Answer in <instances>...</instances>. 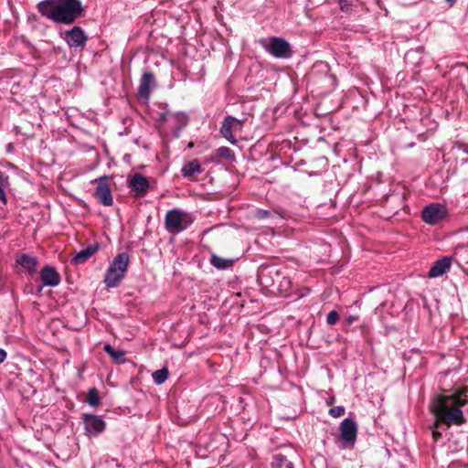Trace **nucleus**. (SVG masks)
<instances>
[{
    "instance_id": "obj_3",
    "label": "nucleus",
    "mask_w": 468,
    "mask_h": 468,
    "mask_svg": "<svg viewBox=\"0 0 468 468\" xmlns=\"http://www.w3.org/2000/svg\"><path fill=\"white\" fill-rule=\"evenodd\" d=\"M130 258L122 252L113 258L104 275V283L108 288H115L122 281L128 270Z\"/></svg>"
},
{
    "instance_id": "obj_19",
    "label": "nucleus",
    "mask_w": 468,
    "mask_h": 468,
    "mask_svg": "<svg viewBox=\"0 0 468 468\" xmlns=\"http://www.w3.org/2000/svg\"><path fill=\"white\" fill-rule=\"evenodd\" d=\"M16 262L27 270L30 273H33L36 271L37 265V259L27 254L19 256L16 260Z\"/></svg>"
},
{
    "instance_id": "obj_24",
    "label": "nucleus",
    "mask_w": 468,
    "mask_h": 468,
    "mask_svg": "<svg viewBox=\"0 0 468 468\" xmlns=\"http://www.w3.org/2000/svg\"><path fill=\"white\" fill-rule=\"evenodd\" d=\"M168 376H169L168 369L166 367H163L161 369L155 370L153 373L152 378H153L154 383L161 385L164 382H165V380L168 378Z\"/></svg>"
},
{
    "instance_id": "obj_22",
    "label": "nucleus",
    "mask_w": 468,
    "mask_h": 468,
    "mask_svg": "<svg viewBox=\"0 0 468 468\" xmlns=\"http://www.w3.org/2000/svg\"><path fill=\"white\" fill-rule=\"evenodd\" d=\"M103 350L116 362L123 361L125 352L122 349H114L110 344H105Z\"/></svg>"
},
{
    "instance_id": "obj_15",
    "label": "nucleus",
    "mask_w": 468,
    "mask_h": 468,
    "mask_svg": "<svg viewBox=\"0 0 468 468\" xmlns=\"http://www.w3.org/2000/svg\"><path fill=\"white\" fill-rule=\"evenodd\" d=\"M451 263V257H443L442 259L436 261L429 271V278H437L443 275L450 270Z\"/></svg>"
},
{
    "instance_id": "obj_36",
    "label": "nucleus",
    "mask_w": 468,
    "mask_h": 468,
    "mask_svg": "<svg viewBox=\"0 0 468 468\" xmlns=\"http://www.w3.org/2000/svg\"><path fill=\"white\" fill-rule=\"evenodd\" d=\"M44 286H45V285H43V283H42V284H40V285H38V286H37V292L38 293H40V292H42V290H43Z\"/></svg>"
},
{
    "instance_id": "obj_34",
    "label": "nucleus",
    "mask_w": 468,
    "mask_h": 468,
    "mask_svg": "<svg viewBox=\"0 0 468 468\" xmlns=\"http://www.w3.org/2000/svg\"><path fill=\"white\" fill-rule=\"evenodd\" d=\"M441 436V433L440 431H432V437H433L434 441H437Z\"/></svg>"
},
{
    "instance_id": "obj_6",
    "label": "nucleus",
    "mask_w": 468,
    "mask_h": 468,
    "mask_svg": "<svg viewBox=\"0 0 468 468\" xmlns=\"http://www.w3.org/2000/svg\"><path fill=\"white\" fill-rule=\"evenodd\" d=\"M448 215V208L441 203H432L426 206L421 211L422 220L429 225H436Z\"/></svg>"
},
{
    "instance_id": "obj_4",
    "label": "nucleus",
    "mask_w": 468,
    "mask_h": 468,
    "mask_svg": "<svg viewBox=\"0 0 468 468\" xmlns=\"http://www.w3.org/2000/svg\"><path fill=\"white\" fill-rule=\"evenodd\" d=\"M194 219L192 214L174 208L165 214V228L169 233L176 235L190 227Z\"/></svg>"
},
{
    "instance_id": "obj_30",
    "label": "nucleus",
    "mask_w": 468,
    "mask_h": 468,
    "mask_svg": "<svg viewBox=\"0 0 468 468\" xmlns=\"http://www.w3.org/2000/svg\"><path fill=\"white\" fill-rule=\"evenodd\" d=\"M354 1L355 0H338L339 5H340V8L343 11H348L349 7L352 5Z\"/></svg>"
},
{
    "instance_id": "obj_25",
    "label": "nucleus",
    "mask_w": 468,
    "mask_h": 468,
    "mask_svg": "<svg viewBox=\"0 0 468 468\" xmlns=\"http://www.w3.org/2000/svg\"><path fill=\"white\" fill-rule=\"evenodd\" d=\"M289 461L286 456L283 454H276L273 456V460L271 462L272 468H282L284 465L286 466Z\"/></svg>"
},
{
    "instance_id": "obj_11",
    "label": "nucleus",
    "mask_w": 468,
    "mask_h": 468,
    "mask_svg": "<svg viewBox=\"0 0 468 468\" xmlns=\"http://www.w3.org/2000/svg\"><path fill=\"white\" fill-rule=\"evenodd\" d=\"M156 85L155 77L153 72L145 71L143 73L140 84L138 88V97L144 101H147L150 98L152 90Z\"/></svg>"
},
{
    "instance_id": "obj_29",
    "label": "nucleus",
    "mask_w": 468,
    "mask_h": 468,
    "mask_svg": "<svg viewBox=\"0 0 468 468\" xmlns=\"http://www.w3.org/2000/svg\"><path fill=\"white\" fill-rule=\"evenodd\" d=\"M468 250V245L459 244L454 249L456 256H463Z\"/></svg>"
},
{
    "instance_id": "obj_1",
    "label": "nucleus",
    "mask_w": 468,
    "mask_h": 468,
    "mask_svg": "<svg viewBox=\"0 0 468 468\" xmlns=\"http://www.w3.org/2000/svg\"><path fill=\"white\" fill-rule=\"evenodd\" d=\"M468 404V387L462 386L437 394L433 397L430 409L435 415V427L439 422L461 426L466 422L462 408Z\"/></svg>"
},
{
    "instance_id": "obj_38",
    "label": "nucleus",
    "mask_w": 468,
    "mask_h": 468,
    "mask_svg": "<svg viewBox=\"0 0 468 468\" xmlns=\"http://www.w3.org/2000/svg\"><path fill=\"white\" fill-rule=\"evenodd\" d=\"M447 3H449L450 5H452L454 4L455 0H445Z\"/></svg>"
},
{
    "instance_id": "obj_23",
    "label": "nucleus",
    "mask_w": 468,
    "mask_h": 468,
    "mask_svg": "<svg viewBox=\"0 0 468 468\" xmlns=\"http://www.w3.org/2000/svg\"><path fill=\"white\" fill-rule=\"evenodd\" d=\"M86 402L91 407H97L101 403L99 391L96 388H91L89 389Z\"/></svg>"
},
{
    "instance_id": "obj_17",
    "label": "nucleus",
    "mask_w": 468,
    "mask_h": 468,
    "mask_svg": "<svg viewBox=\"0 0 468 468\" xmlns=\"http://www.w3.org/2000/svg\"><path fill=\"white\" fill-rule=\"evenodd\" d=\"M203 168L198 159H192L184 164L181 174L184 177L192 178L194 176L201 174Z\"/></svg>"
},
{
    "instance_id": "obj_37",
    "label": "nucleus",
    "mask_w": 468,
    "mask_h": 468,
    "mask_svg": "<svg viewBox=\"0 0 468 468\" xmlns=\"http://www.w3.org/2000/svg\"><path fill=\"white\" fill-rule=\"evenodd\" d=\"M285 468H294L292 462H289Z\"/></svg>"
},
{
    "instance_id": "obj_12",
    "label": "nucleus",
    "mask_w": 468,
    "mask_h": 468,
    "mask_svg": "<svg viewBox=\"0 0 468 468\" xmlns=\"http://www.w3.org/2000/svg\"><path fill=\"white\" fill-rule=\"evenodd\" d=\"M82 420L85 431L90 435L97 436L106 428L105 421L100 416L85 413L82 416Z\"/></svg>"
},
{
    "instance_id": "obj_14",
    "label": "nucleus",
    "mask_w": 468,
    "mask_h": 468,
    "mask_svg": "<svg viewBox=\"0 0 468 468\" xmlns=\"http://www.w3.org/2000/svg\"><path fill=\"white\" fill-rule=\"evenodd\" d=\"M40 279L43 282V285L55 287L60 282V275L54 267L45 266L40 271Z\"/></svg>"
},
{
    "instance_id": "obj_10",
    "label": "nucleus",
    "mask_w": 468,
    "mask_h": 468,
    "mask_svg": "<svg viewBox=\"0 0 468 468\" xmlns=\"http://www.w3.org/2000/svg\"><path fill=\"white\" fill-rule=\"evenodd\" d=\"M109 177L104 176L100 177L98 181V186L95 189V197L98 201L103 206L110 207L113 204V198L112 196V191L108 183Z\"/></svg>"
},
{
    "instance_id": "obj_26",
    "label": "nucleus",
    "mask_w": 468,
    "mask_h": 468,
    "mask_svg": "<svg viewBox=\"0 0 468 468\" xmlns=\"http://www.w3.org/2000/svg\"><path fill=\"white\" fill-rule=\"evenodd\" d=\"M217 154H218V156L226 158V159H233V157H234L233 151L227 146H221V147L218 148Z\"/></svg>"
},
{
    "instance_id": "obj_13",
    "label": "nucleus",
    "mask_w": 468,
    "mask_h": 468,
    "mask_svg": "<svg viewBox=\"0 0 468 468\" xmlns=\"http://www.w3.org/2000/svg\"><path fill=\"white\" fill-rule=\"evenodd\" d=\"M149 182L146 176L135 173L129 181V187L134 193L135 197H144L149 189Z\"/></svg>"
},
{
    "instance_id": "obj_18",
    "label": "nucleus",
    "mask_w": 468,
    "mask_h": 468,
    "mask_svg": "<svg viewBox=\"0 0 468 468\" xmlns=\"http://www.w3.org/2000/svg\"><path fill=\"white\" fill-rule=\"evenodd\" d=\"M209 262L218 270H227L233 266L235 261L232 259L222 258L215 253H212Z\"/></svg>"
},
{
    "instance_id": "obj_2",
    "label": "nucleus",
    "mask_w": 468,
    "mask_h": 468,
    "mask_svg": "<svg viewBox=\"0 0 468 468\" xmlns=\"http://www.w3.org/2000/svg\"><path fill=\"white\" fill-rule=\"evenodd\" d=\"M36 7L42 16L63 25L73 24L84 14L80 0H42Z\"/></svg>"
},
{
    "instance_id": "obj_9",
    "label": "nucleus",
    "mask_w": 468,
    "mask_h": 468,
    "mask_svg": "<svg viewBox=\"0 0 468 468\" xmlns=\"http://www.w3.org/2000/svg\"><path fill=\"white\" fill-rule=\"evenodd\" d=\"M63 38L69 48H84L89 39L87 34L79 26L66 30Z\"/></svg>"
},
{
    "instance_id": "obj_20",
    "label": "nucleus",
    "mask_w": 468,
    "mask_h": 468,
    "mask_svg": "<svg viewBox=\"0 0 468 468\" xmlns=\"http://www.w3.org/2000/svg\"><path fill=\"white\" fill-rule=\"evenodd\" d=\"M254 217L258 219H268L274 218L276 217L283 218L284 212L278 211L276 209L267 210V209H257L255 211Z\"/></svg>"
},
{
    "instance_id": "obj_5",
    "label": "nucleus",
    "mask_w": 468,
    "mask_h": 468,
    "mask_svg": "<svg viewBox=\"0 0 468 468\" xmlns=\"http://www.w3.org/2000/svg\"><path fill=\"white\" fill-rule=\"evenodd\" d=\"M265 50L277 58H289L292 56V49L290 43L282 37H271L269 44L264 47Z\"/></svg>"
},
{
    "instance_id": "obj_16",
    "label": "nucleus",
    "mask_w": 468,
    "mask_h": 468,
    "mask_svg": "<svg viewBox=\"0 0 468 468\" xmlns=\"http://www.w3.org/2000/svg\"><path fill=\"white\" fill-rule=\"evenodd\" d=\"M100 249V245L98 243H94L92 245L88 246L86 249L81 250L77 252L74 257L71 259V263L73 265H80L86 262L94 253H96Z\"/></svg>"
},
{
    "instance_id": "obj_31",
    "label": "nucleus",
    "mask_w": 468,
    "mask_h": 468,
    "mask_svg": "<svg viewBox=\"0 0 468 468\" xmlns=\"http://www.w3.org/2000/svg\"><path fill=\"white\" fill-rule=\"evenodd\" d=\"M176 117L179 120V122H182L183 126L186 125L188 119H187V116L186 114L178 113Z\"/></svg>"
},
{
    "instance_id": "obj_21",
    "label": "nucleus",
    "mask_w": 468,
    "mask_h": 468,
    "mask_svg": "<svg viewBox=\"0 0 468 468\" xmlns=\"http://www.w3.org/2000/svg\"><path fill=\"white\" fill-rule=\"evenodd\" d=\"M9 186V176L0 170V201L4 205L7 204V197L5 192V188Z\"/></svg>"
},
{
    "instance_id": "obj_27",
    "label": "nucleus",
    "mask_w": 468,
    "mask_h": 468,
    "mask_svg": "<svg viewBox=\"0 0 468 468\" xmlns=\"http://www.w3.org/2000/svg\"><path fill=\"white\" fill-rule=\"evenodd\" d=\"M329 414L333 418H339L345 414V408L343 406H336L329 410Z\"/></svg>"
},
{
    "instance_id": "obj_32",
    "label": "nucleus",
    "mask_w": 468,
    "mask_h": 468,
    "mask_svg": "<svg viewBox=\"0 0 468 468\" xmlns=\"http://www.w3.org/2000/svg\"><path fill=\"white\" fill-rule=\"evenodd\" d=\"M169 113L168 112H163L159 113V121L165 122L167 120Z\"/></svg>"
},
{
    "instance_id": "obj_33",
    "label": "nucleus",
    "mask_w": 468,
    "mask_h": 468,
    "mask_svg": "<svg viewBox=\"0 0 468 468\" xmlns=\"http://www.w3.org/2000/svg\"><path fill=\"white\" fill-rule=\"evenodd\" d=\"M6 356V352L3 348H0V364L5 360Z\"/></svg>"
},
{
    "instance_id": "obj_8",
    "label": "nucleus",
    "mask_w": 468,
    "mask_h": 468,
    "mask_svg": "<svg viewBox=\"0 0 468 468\" xmlns=\"http://www.w3.org/2000/svg\"><path fill=\"white\" fill-rule=\"evenodd\" d=\"M357 425L350 418H346L340 424V436L345 443L344 448H352L356 440Z\"/></svg>"
},
{
    "instance_id": "obj_35",
    "label": "nucleus",
    "mask_w": 468,
    "mask_h": 468,
    "mask_svg": "<svg viewBox=\"0 0 468 468\" xmlns=\"http://www.w3.org/2000/svg\"><path fill=\"white\" fill-rule=\"evenodd\" d=\"M356 320H357V317H356V316H352V315H350V316L346 317V322H347V324H352V323H354V322H355V321H356Z\"/></svg>"
},
{
    "instance_id": "obj_7",
    "label": "nucleus",
    "mask_w": 468,
    "mask_h": 468,
    "mask_svg": "<svg viewBox=\"0 0 468 468\" xmlns=\"http://www.w3.org/2000/svg\"><path fill=\"white\" fill-rule=\"evenodd\" d=\"M243 127V122L233 117L227 116L224 118L222 122V125L220 127L221 135L228 140L231 144H237L238 141L235 138L234 133L238 131H241Z\"/></svg>"
},
{
    "instance_id": "obj_28",
    "label": "nucleus",
    "mask_w": 468,
    "mask_h": 468,
    "mask_svg": "<svg viewBox=\"0 0 468 468\" xmlns=\"http://www.w3.org/2000/svg\"><path fill=\"white\" fill-rule=\"evenodd\" d=\"M339 320V314L335 311H331L326 317V322L330 325H334Z\"/></svg>"
}]
</instances>
